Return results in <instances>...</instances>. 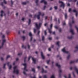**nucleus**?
Returning <instances> with one entry per match:
<instances>
[{
  "label": "nucleus",
  "mask_w": 78,
  "mask_h": 78,
  "mask_svg": "<svg viewBox=\"0 0 78 78\" xmlns=\"http://www.w3.org/2000/svg\"><path fill=\"white\" fill-rule=\"evenodd\" d=\"M17 68V66H14L13 68L14 71L13 73H16V74H19V70L18 69H16H16Z\"/></svg>",
  "instance_id": "nucleus-1"
},
{
  "label": "nucleus",
  "mask_w": 78,
  "mask_h": 78,
  "mask_svg": "<svg viewBox=\"0 0 78 78\" xmlns=\"http://www.w3.org/2000/svg\"><path fill=\"white\" fill-rule=\"evenodd\" d=\"M39 14L37 15V14H35L34 16V18H36V17H37V19L38 20L40 19V16L41 15V12H38Z\"/></svg>",
  "instance_id": "nucleus-2"
},
{
  "label": "nucleus",
  "mask_w": 78,
  "mask_h": 78,
  "mask_svg": "<svg viewBox=\"0 0 78 78\" xmlns=\"http://www.w3.org/2000/svg\"><path fill=\"white\" fill-rule=\"evenodd\" d=\"M59 3H62L61 5H60V7H62L63 9H64L65 7V4L62 1H59Z\"/></svg>",
  "instance_id": "nucleus-3"
},
{
  "label": "nucleus",
  "mask_w": 78,
  "mask_h": 78,
  "mask_svg": "<svg viewBox=\"0 0 78 78\" xmlns=\"http://www.w3.org/2000/svg\"><path fill=\"white\" fill-rule=\"evenodd\" d=\"M42 25V23H39V25H37V24L35 23L36 27L37 29H40V27H41V26Z\"/></svg>",
  "instance_id": "nucleus-4"
},
{
  "label": "nucleus",
  "mask_w": 78,
  "mask_h": 78,
  "mask_svg": "<svg viewBox=\"0 0 78 78\" xmlns=\"http://www.w3.org/2000/svg\"><path fill=\"white\" fill-rule=\"evenodd\" d=\"M23 65L24 66V71H26V72H27V71H28V70L27 69V64L26 63L23 64Z\"/></svg>",
  "instance_id": "nucleus-5"
},
{
  "label": "nucleus",
  "mask_w": 78,
  "mask_h": 78,
  "mask_svg": "<svg viewBox=\"0 0 78 78\" xmlns=\"http://www.w3.org/2000/svg\"><path fill=\"white\" fill-rule=\"evenodd\" d=\"M66 48H64L63 49H62V51H63L64 53H66L68 54L69 53V51H66V50H65Z\"/></svg>",
  "instance_id": "nucleus-6"
},
{
  "label": "nucleus",
  "mask_w": 78,
  "mask_h": 78,
  "mask_svg": "<svg viewBox=\"0 0 78 78\" xmlns=\"http://www.w3.org/2000/svg\"><path fill=\"white\" fill-rule=\"evenodd\" d=\"M78 61V59H77L76 61H71L70 62V64H72V63H74V62H77Z\"/></svg>",
  "instance_id": "nucleus-7"
},
{
  "label": "nucleus",
  "mask_w": 78,
  "mask_h": 78,
  "mask_svg": "<svg viewBox=\"0 0 78 78\" xmlns=\"http://www.w3.org/2000/svg\"><path fill=\"white\" fill-rule=\"evenodd\" d=\"M41 57H42L43 59H45V57L44 55H43V52H41Z\"/></svg>",
  "instance_id": "nucleus-8"
},
{
  "label": "nucleus",
  "mask_w": 78,
  "mask_h": 78,
  "mask_svg": "<svg viewBox=\"0 0 78 78\" xmlns=\"http://www.w3.org/2000/svg\"><path fill=\"white\" fill-rule=\"evenodd\" d=\"M44 3V5H47V2H45V0H42V1L40 2V3Z\"/></svg>",
  "instance_id": "nucleus-9"
},
{
  "label": "nucleus",
  "mask_w": 78,
  "mask_h": 78,
  "mask_svg": "<svg viewBox=\"0 0 78 78\" xmlns=\"http://www.w3.org/2000/svg\"><path fill=\"white\" fill-rule=\"evenodd\" d=\"M73 11V12H76V17H77V16L78 15V12H77L76 11V10H75V9H74Z\"/></svg>",
  "instance_id": "nucleus-10"
},
{
  "label": "nucleus",
  "mask_w": 78,
  "mask_h": 78,
  "mask_svg": "<svg viewBox=\"0 0 78 78\" xmlns=\"http://www.w3.org/2000/svg\"><path fill=\"white\" fill-rule=\"evenodd\" d=\"M56 66L58 67L59 69H61V65H58V63H56Z\"/></svg>",
  "instance_id": "nucleus-11"
},
{
  "label": "nucleus",
  "mask_w": 78,
  "mask_h": 78,
  "mask_svg": "<svg viewBox=\"0 0 78 78\" xmlns=\"http://www.w3.org/2000/svg\"><path fill=\"white\" fill-rule=\"evenodd\" d=\"M47 70H44V68H42V71H41V73H47Z\"/></svg>",
  "instance_id": "nucleus-12"
},
{
  "label": "nucleus",
  "mask_w": 78,
  "mask_h": 78,
  "mask_svg": "<svg viewBox=\"0 0 78 78\" xmlns=\"http://www.w3.org/2000/svg\"><path fill=\"white\" fill-rule=\"evenodd\" d=\"M74 69L75 70V71L78 75V69L76 68V66L74 67Z\"/></svg>",
  "instance_id": "nucleus-13"
},
{
  "label": "nucleus",
  "mask_w": 78,
  "mask_h": 78,
  "mask_svg": "<svg viewBox=\"0 0 78 78\" xmlns=\"http://www.w3.org/2000/svg\"><path fill=\"white\" fill-rule=\"evenodd\" d=\"M75 48H76V50H75L74 51V52H76V51H77L78 50V45H77L76 47H75Z\"/></svg>",
  "instance_id": "nucleus-14"
},
{
  "label": "nucleus",
  "mask_w": 78,
  "mask_h": 78,
  "mask_svg": "<svg viewBox=\"0 0 78 78\" xmlns=\"http://www.w3.org/2000/svg\"><path fill=\"white\" fill-rule=\"evenodd\" d=\"M32 61L34 64H36V59H34L33 57L32 58Z\"/></svg>",
  "instance_id": "nucleus-15"
},
{
  "label": "nucleus",
  "mask_w": 78,
  "mask_h": 78,
  "mask_svg": "<svg viewBox=\"0 0 78 78\" xmlns=\"http://www.w3.org/2000/svg\"><path fill=\"white\" fill-rule=\"evenodd\" d=\"M59 77H61V72H62V70H61V69H60L59 70Z\"/></svg>",
  "instance_id": "nucleus-16"
},
{
  "label": "nucleus",
  "mask_w": 78,
  "mask_h": 78,
  "mask_svg": "<svg viewBox=\"0 0 78 78\" xmlns=\"http://www.w3.org/2000/svg\"><path fill=\"white\" fill-rule=\"evenodd\" d=\"M70 33H72L73 35V34H74V33H73V30H72V29H71L70 30Z\"/></svg>",
  "instance_id": "nucleus-17"
},
{
  "label": "nucleus",
  "mask_w": 78,
  "mask_h": 78,
  "mask_svg": "<svg viewBox=\"0 0 78 78\" xmlns=\"http://www.w3.org/2000/svg\"><path fill=\"white\" fill-rule=\"evenodd\" d=\"M67 38L68 39H72L73 38V36H71V37H68Z\"/></svg>",
  "instance_id": "nucleus-18"
},
{
  "label": "nucleus",
  "mask_w": 78,
  "mask_h": 78,
  "mask_svg": "<svg viewBox=\"0 0 78 78\" xmlns=\"http://www.w3.org/2000/svg\"><path fill=\"white\" fill-rule=\"evenodd\" d=\"M59 41H58L56 43V45H58V47H59Z\"/></svg>",
  "instance_id": "nucleus-19"
},
{
  "label": "nucleus",
  "mask_w": 78,
  "mask_h": 78,
  "mask_svg": "<svg viewBox=\"0 0 78 78\" xmlns=\"http://www.w3.org/2000/svg\"><path fill=\"white\" fill-rule=\"evenodd\" d=\"M4 42H2V46H0V48H2L3 47V45H4Z\"/></svg>",
  "instance_id": "nucleus-20"
},
{
  "label": "nucleus",
  "mask_w": 78,
  "mask_h": 78,
  "mask_svg": "<svg viewBox=\"0 0 78 78\" xmlns=\"http://www.w3.org/2000/svg\"><path fill=\"white\" fill-rule=\"evenodd\" d=\"M48 30L49 31V33L50 34H51V30H50V29H48Z\"/></svg>",
  "instance_id": "nucleus-21"
},
{
  "label": "nucleus",
  "mask_w": 78,
  "mask_h": 78,
  "mask_svg": "<svg viewBox=\"0 0 78 78\" xmlns=\"http://www.w3.org/2000/svg\"><path fill=\"white\" fill-rule=\"evenodd\" d=\"M65 19H67V13H66L65 14Z\"/></svg>",
  "instance_id": "nucleus-22"
},
{
  "label": "nucleus",
  "mask_w": 78,
  "mask_h": 78,
  "mask_svg": "<svg viewBox=\"0 0 78 78\" xmlns=\"http://www.w3.org/2000/svg\"><path fill=\"white\" fill-rule=\"evenodd\" d=\"M38 2H39V0H36L35 1V3H36L37 6V5H38V4L37 3Z\"/></svg>",
  "instance_id": "nucleus-23"
},
{
  "label": "nucleus",
  "mask_w": 78,
  "mask_h": 78,
  "mask_svg": "<svg viewBox=\"0 0 78 78\" xmlns=\"http://www.w3.org/2000/svg\"><path fill=\"white\" fill-rule=\"evenodd\" d=\"M32 71L34 72V73H35V69L34 68H32Z\"/></svg>",
  "instance_id": "nucleus-24"
},
{
  "label": "nucleus",
  "mask_w": 78,
  "mask_h": 78,
  "mask_svg": "<svg viewBox=\"0 0 78 78\" xmlns=\"http://www.w3.org/2000/svg\"><path fill=\"white\" fill-rule=\"evenodd\" d=\"M29 36H30V37H32V36L33 35H32V34H31V33L30 32L29 33Z\"/></svg>",
  "instance_id": "nucleus-25"
},
{
  "label": "nucleus",
  "mask_w": 78,
  "mask_h": 78,
  "mask_svg": "<svg viewBox=\"0 0 78 78\" xmlns=\"http://www.w3.org/2000/svg\"><path fill=\"white\" fill-rule=\"evenodd\" d=\"M32 56H29L28 57V61H30V58H32Z\"/></svg>",
  "instance_id": "nucleus-26"
},
{
  "label": "nucleus",
  "mask_w": 78,
  "mask_h": 78,
  "mask_svg": "<svg viewBox=\"0 0 78 78\" xmlns=\"http://www.w3.org/2000/svg\"><path fill=\"white\" fill-rule=\"evenodd\" d=\"M75 28H76V29L77 31V33H78V28L76 26H75Z\"/></svg>",
  "instance_id": "nucleus-27"
},
{
  "label": "nucleus",
  "mask_w": 78,
  "mask_h": 78,
  "mask_svg": "<svg viewBox=\"0 0 78 78\" xmlns=\"http://www.w3.org/2000/svg\"><path fill=\"white\" fill-rule=\"evenodd\" d=\"M22 38H23V41H25V36H22Z\"/></svg>",
  "instance_id": "nucleus-28"
},
{
  "label": "nucleus",
  "mask_w": 78,
  "mask_h": 78,
  "mask_svg": "<svg viewBox=\"0 0 78 78\" xmlns=\"http://www.w3.org/2000/svg\"><path fill=\"white\" fill-rule=\"evenodd\" d=\"M22 3V5H27V2H23Z\"/></svg>",
  "instance_id": "nucleus-29"
},
{
  "label": "nucleus",
  "mask_w": 78,
  "mask_h": 78,
  "mask_svg": "<svg viewBox=\"0 0 78 78\" xmlns=\"http://www.w3.org/2000/svg\"><path fill=\"white\" fill-rule=\"evenodd\" d=\"M9 58H10V55H8L7 56V57L6 58V59H8Z\"/></svg>",
  "instance_id": "nucleus-30"
},
{
  "label": "nucleus",
  "mask_w": 78,
  "mask_h": 78,
  "mask_svg": "<svg viewBox=\"0 0 78 78\" xmlns=\"http://www.w3.org/2000/svg\"><path fill=\"white\" fill-rule=\"evenodd\" d=\"M69 25L70 27V28H72V24L70 23H69Z\"/></svg>",
  "instance_id": "nucleus-31"
},
{
  "label": "nucleus",
  "mask_w": 78,
  "mask_h": 78,
  "mask_svg": "<svg viewBox=\"0 0 78 78\" xmlns=\"http://www.w3.org/2000/svg\"><path fill=\"white\" fill-rule=\"evenodd\" d=\"M44 33L45 35H47V31L46 30H45L44 31Z\"/></svg>",
  "instance_id": "nucleus-32"
},
{
  "label": "nucleus",
  "mask_w": 78,
  "mask_h": 78,
  "mask_svg": "<svg viewBox=\"0 0 78 78\" xmlns=\"http://www.w3.org/2000/svg\"><path fill=\"white\" fill-rule=\"evenodd\" d=\"M27 57H25V58H24V62H26V59H27Z\"/></svg>",
  "instance_id": "nucleus-33"
},
{
  "label": "nucleus",
  "mask_w": 78,
  "mask_h": 78,
  "mask_svg": "<svg viewBox=\"0 0 78 78\" xmlns=\"http://www.w3.org/2000/svg\"><path fill=\"white\" fill-rule=\"evenodd\" d=\"M6 64H4V66H3V68L4 69H5V66H6Z\"/></svg>",
  "instance_id": "nucleus-34"
},
{
  "label": "nucleus",
  "mask_w": 78,
  "mask_h": 78,
  "mask_svg": "<svg viewBox=\"0 0 78 78\" xmlns=\"http://www.w3.org/2000/svg\"><path fill=\"white\" fill-rule=\"evenodd\" d=\"M22 55V53H19L18 54V56H20V55Z\"/></svg>",
  "instance_id": "nucleus-35"
},
{
  "label": "nucleus",
  "mask_w": 78,
  "mask_h": 78,
  "mask_svg": "<svg viewBox=\"0 0 78 78\" xmlns=\"http://www.w3.org/2000/svg\"><path fill=\"white\" fill-rule=\"evenodd\" d=\"M44 36H43L42 37V41H44Z\"/></svg>",
  "instance_id": "nucleus-36"
},
{
  "label": "nucleus",
  "mask_w": 78,
  "mask_h": 78,
  "mask_svg": "<svg viewBox=\"0 0 78 78\" xmlns=\"http://www.w3.org/2000/svg\"><path fill=\"white\" fill-rule=\"evenodd\" d=\"M69 58H70V55H69L67 57V59H69Z\"/></svg>",
  "instance_id": "nucleus-37"
},
{
  "label": "nucleus",
  "mask_w": 78,
  "mask_h": 78,
  "mask_svg": "<svg viewBox=\"0 0 78 78\" xmlns=\"http://www.w3.org/2000/svg\"><path fill=\"white\" fill-rule=\"evenodd\" d=\"M11 4L12 5H12H13V2L12 0H11Z\"/></svg>",
  "instance_id": "nucleus-38"
},
{
  "label": "nucleus",
  "mask_w": 78,
  "mask_h": 78,
  "mask_svg": "<svg viewBox=\"0 0 78 78\" xmlns=\"http://www.w3.org/2000/svg\"><path fill=\"white\" fill-rule=\"evenodd\" d=\"M50 60L47 61V64H49V62H50Z\"/></svg>",
  "instance_id": "nucleus-39"
},
{
  "label": "nucleus",
  "mask_w": 78,
  "mask_h": 78,
  "mask_svg": "<svg viewBox=\"0 0 78 78\" xmlns=\"http://www.w3.org/2000/svg\"><path fill=\"white\" fill-rule=\"evenodd\" d=\"M11 68H12V65H11L9 66V69H11Z\"/></svg>",
  "instance_id": "nucleus-40"
},
{
  "label": "nucleus",
  "mask_w": 78,
  "mask_h": 78,
  "mask_svg": "<svg viewBox=\"0 0 78 78\" xmlns=\"http://www.w3.org/2000/svg\"><path fill=\"white\" fill-rule=\"evenodd\" d=\"M54 8L55 9H58V7L57 6H55L54 7Z\"/></svg>",
  "instance_id": "nucleus-41"
},
{
  "label": "nucleus",
  "mask_w": 78,
  "mask_h": 78,
  "mask_svg": "<svg viewBox=\"0 0 78 78\" xmlns=\"http://www.w3.org/2000/svg\"><path fill=\"white\" fill-rule=\"evenodd\" d=\"M51 78H55V76H54V75H52Z\"/></svg>",
  "instance_id": "nucleus-42"
},
{
  "label": "nucleus",
  "mask_w": 78,
  "mask_h": 78,
  "mask_svg": "<svg viewBox=\"0 0 78 78\" xmlns=\"http://www.w3.org/2000/svg\"><path fill=\"white\" fill-rule=\"evenodd\" d=\"M1 5L2 6H3V2H1Z\"/></svg>",
  "instance_id": "nucleus-43"
},
{
  "label": "nucleus",
  "mask_w": 78,
  "mask_h": 78,
  "mask_svg": "<svg viewBox=\"0 0 78 78\" xmlns=\"http://www.w3.org/2000/svg\"><path fill=\"white\" fill-rule=\"evenodd\" d=\"M71 11H72V9H71V8H69V12H70Z\"/></svg>",
  "instance_id": "nucleus-44"
},
{
  "label": "nucleus",
  "mask_w": 78,
  "mask_h": 78,
  "mask_svg": "<svg viewBox=\"0 0 78 78\" xmlns=\"http://www.w3.org/2000/svg\"><path fill=\"white\" fill-rule=\"evenodd\" d=\"M36 29H34V33H36Z\"/></svg>",
  "instance_id": "nucleus-45"
},
{
  "label": "nucleus",
  "mask_w": 78,
  "mask_h": 78,
  "mask_svg": "<svg viewBox=\"0 0 78 78\" xmlns=\"http://www.w3.org/2000/svg\"><path fill=\"white\" fill-rule=\"evenodd\" d=\"M4 2L5 4H6V3H7L6 1H5V0H4Z\"/></svg>",
  "instance_id": "nucleus-46"
},
{
  "label": "nucleus",
  "mask_w": 78,
  "mask_h": 78,
  "mask_svg": "<svg viewBox=\"0 0 78 78\" xmlns=\"http://www.w3.org/2000/svg\"><path fill=\"white\" fill-rule=\"evenodd\" d=\"M5 42H6V40L5 39H4L3 40L2 42H4V43H5Z\"/></svg>",
  "instance_id": "nucleus-47"
},
{
  "label": "nucleus",
  "mask_w": 78,
  "mask_h": 78,
  "mask_svg": "<svg viewBox=\"0 0 78 78\" xmlns=\"http://www.w3.org/2000/svg\"><path fill=\"white\" fill-rule=\"evenodd\" d=\"M55 28L56 29H58V27H57V26H55Z\"/></svg>",
  "instance_id": "nucleus-48"
},
{
  "label": "nucleus",
  "mask_w": 78,
  "mask_h": 78,
  "mask_svg": "<svg viewBox=\"0 0 78 78\" xmlns=\"http://www.w3.org/2000/svg\"><path fill=\"white\" fill-rule=\"evenodd\" d=\"M23 73L24 74V75H27V74H26V73H25V70H24V71L23 72Z\"/></svg>",
  "instance_id": "nucleus-49"
},
{
  "label": "nucleus",
  "mask_w": 78,
  "mask_h": 78,
  "mask_svg": "<svg viewBox=\"0 0 78 78\" xmlns=\"http://www.w3.org/2000/svg\"><path fill=\"white\" fill-rule=\"evenodd\" d=\"M52 27H53V24H51V25L50 26L51 28H52Z\"/></svg>",
  "instance_id": "nucleus-50"
},
{
  "label": "nucleus",
  "mask_w": 78,
  "mask_h": 78,
  "mask_svg": "<svg viewBox=\"0 0 78 78\" xmlns=\"http://www.w3.org/2000/svg\"><path fill=\"white\" fill-rule=\"evenodd\" d=\"M43 78H47V76H46V75H44V76Z\"/></svg>",
  "instance_id": "nucleus-51"
},
{
  "label": "nucleus",
  "mask_w": 78,
  "mask_h": 78,
  "mask_svg": "<svg viewBox=\"0 0 78 78\" xmlns=\"http://www.w3.org/2000/svg\"><path fill=\"white\" fill-rule=\"evenodd\" d=\"M71 76L70 74H69V77L68 78H71Z\"/></svg>",
  "instance_id": "nucleus-52"
},
{
  "label": "nucleus",
  "mask_w": 78,
  "mask_h": 78,
  "mask_svg": "<svg viewBox=\"0 0 78 78\" xmlns=\"http://www.w3.org/2000/svg\"><path fill=\"white\" fill-rule=\"evenodd\" d=\"M46 8V6L45 5L44 7V9L43 10H45V8Z\"/></svg>",
  "instance_id": "nucleus-53"
},
{
  "label": "nucleus",
  "mask_w": 78,
  "mask_h": 78,
  "mask_svg": "<svg viewBox=\"0 0 78 78\" xmlns=\"http://www.w3.org/2000/svg\"><path fill=\"white\" fill-rule=\"evenodd\" d=\"M40 33V31H39L38 32V33H37V35H39V33Z\"/></svg>",
  "instance_id": "nucleus-54"
},
{
  "label": "nucleus",
  "mask_w": 78,
  "mask_h": 78,
  "mask_svg": "<svg viewBox=\"0 0 78 78\" xmlns=\"http://www.w3.org/2000/svg\"><path fill=\"white\" fill-rule=\"evenodd\" d=\"M30 41H32V39H33V37H30Z\"/></svg>",
  "instance_id": "nucleus-55"
},
{
  "label": "nucleus",
  "mask_w": 78,
  "mask_h": 78,
  "mask_svg": "<svg viewBox=\"0 0 78 78\" xmlns=\"http://www.w3.org/2000/svg\"><path fill=\"white\" fill-rule=\"evenodd\" d=\"M59 30V32H61V28H60Z\"/></svg>",
  "instance_id": "nucleus-56"
},
{
  "label": "nucleus",
  "mask_w": 78,
  "mask_h": 78,
  "mask_svg": "<svg viewBox=\"0 0 78 78\" xmlns=\"http://www.w3.org/2000/svg\"><path fill=\"white\" fill-rule=\"evenodd\" d=\"M48 51H51V48H48Z\"/></svg>",
  "instance_id": "nucleus-57"
},
{
  "label": "nucleus",
  "mask_w": 78,
  "mask_h": 78,
  "mask_svg": "<svg viewBox=\"0 0 78 78\" xmlns=\"http://www.w3.org/2000/svg\"><path fill=\"white\" fill-rule=\"evenodd\" d=\"M28 49H29L30 48V45H28Z\"/></svg>",
  "instance_id": "nucleus-58"
},
{
  "label": "nucleus",
  "mask_w": 78,
  "mask_h": 78,
  "mask_svg": "<svg viewBox=\"0 0 78 78\" xmlns=\"http://www.w3.org/2000/svg\"><path fill=\"white\" fill-rule=\"evenodd\" d=\"M25 20V18H23L22 19V20L23 21H24V20Z\"/></svg>",
  "instance_id": "nucleus-59"
},
{
  "label": "nucleus",
  "mask_w": 78,
  "mask_h": 78,
  "mask_svg": "<svg viewBox=\"0 0 78 78\" xmlns=\"http://www.w3.org/2000/svg\"><path fill=\"white\" fill-rule=\"evenodd\" d=\"M62 23L63 24V25H66V23L64 22V23Z\"/></svg>",
  "instance_id": "nucleus-60"
},
{
  "label": "nucleus",
  "mask_w": 78,
  "mask_h": 78,
  "mask_svg": "<svg viewBox=\"0 0 78 78\" xmlns=\"http://www.w3.org/2000/svg\"><path fill=\"white\" fill-rule=\"evenodd\" d=\"M73 75L74 76V77H75V74H74V73L73 72Z\"/></svg>",
  "instance_id": "nucleus-61"
},
{
  "label": "nucleus",
  "mask_w": 78,
  "mask_h": 78,
  "mask_svg": "<svg viewBox=\"0 0 78 78\" xmlns=\"http://www.w3.org/2000/svg\"><path fill=\"white\" fill-rule=\"evenodd\" d=\"M75 23V22L73 20H72V23Z\"/></svg>",
  "instance_id": "nucleus-62"
},
{
  "label": "nucleus",
  "mask_w": 78,
  "mask_h": 78,
  "mask_svg": "<svg viewBox=\"0 0 78 78\" xmlns=\"http://www.w3.org/2000/svg\"><path fill=\"white\" fill-rule=\"evenodd\" d=\"M48 39L49 40H51L52 38L51 37H49Z\"/></svg>",
  "instance_id": "nucleus-63"
},
{
  "label": "nucleus",
  "mask_w": 78,
  "mask_h": 78,
  "mask_svg": "<svg viewBox=\"0 0 78 78\" xmlns=\"http://www.w3.org/2000/svg\"><path fill=\"white\" fill-rule=\"evenodd\" d=\"M53 34H55V32L54 31L52 32Z\"/></svg>",
  "instance_id": "nucleus-64"
}]
</instances>
